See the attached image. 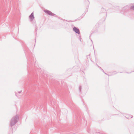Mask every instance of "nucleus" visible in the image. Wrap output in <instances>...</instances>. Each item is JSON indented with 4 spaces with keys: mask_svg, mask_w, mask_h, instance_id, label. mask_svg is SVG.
Masks as SVG:
<instances>
[{
    "mask_svg": "<svg viewBox=\"0 0 134 134\" xmlns=\"http://www.w3.org/2000/svg\"><path fill=\"white\" fill-rule=\"evenodd\" d=\"M44 11L45 13H47L49 15L51 16H54V13L47 10H44Z\"/></svg>",
    "mask_w": 134,
    "mask_h": 134,
    "instance_id": "obj_1",
    "label": "nucleus"
},
{
    "mask_svg": "<svg viewBox=\"0 0 134 134\" xmlns=\"http://www.w3.org/2000/svg\"><path fill=\"white\" fill-rule=\"evenodd\" d=\"M73 30L76 33H77L78 34H79L80 32L79 31V30L77 28L75 27H74L73 28Z\"/></svg>",
    "mask_w": 134,
    "mask_h": 134,
    "instance_id": "obj_2",
    "label": "nucleus"
},
{
    "mask_svg": "<svg viewBox=\"0 0 134 134\" xmlns=\"http://www.w3.org/2000/svg\"><path fill=\"white\" fill-rule=\"evenodd\" d=\"M29 18L31 20H32L33 19H34V15L33 13H32L31 15H30L29 16Z\"/></svg>",
    "mask_w": 134,
    "mask_h": 134,
    "instance_id": "obj_3",
    "label": "nucleus"
},
{
    "mask_svg": "<svg viewBox=\"0 0 134 134\" xmlns=\"http://www.w3.org/2000/svg\"><path fill=\"white\" fill-rule=\"evenodd\" d=\"M131 9L134 10V5L132 6V7H131Z\"/></svg>",
    "mask_w": 134,
    "mask_h": 134,
    "instance_id": "obj_4",
    "label": "nucleus"
},
{
    "mask_svg": "<svg viewBox=\"0 0 134 134\" xmlns=\"http://www.w3.org/2000/svg\"><path fill=\"white\" fill-rule=\"evenodd\" d=\"M11 125H13V124H12V122H11Z\"/></svg>",
    "mask_w": 134,
    "mask_h": 134,
    "instance_id": "obj_5",
    "label": "nucleus"
}]
</instances>
